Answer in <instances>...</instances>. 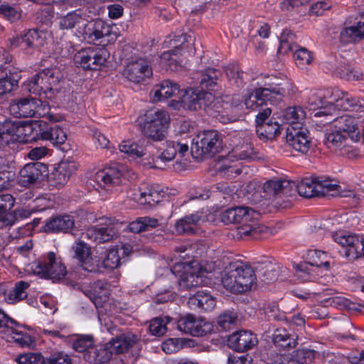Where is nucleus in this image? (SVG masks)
<instances>
[{"label": "nucleus", "instance_id": "29", "mask_svg": "<svg viewBox=\"0 0 364 364\" xmlns=\"http://www.w3.org/2000/svg\"><path fill=\"white\" fill-rule=\"evenodd\" d=\"M253 213L254 211L248 207H232L220 213V220L226 225L242 222L247 223L252 219Z\"/></svg>", "mask_w": 364, "mask_h": 364}, {"label": "nucleus", "instance_id": "32", "mask_svg": "<svg viewBox=\"0 0 364 364\" xmlns=\"http://www.w3.org/2000/svg\"><path fill=\"white\" fill-rule=\"evenodd\" d=\"M135 200L141 205L151 206L158 204L164 196V191L152 186L139 187L137 193H134Z\"/></svg>", "mask_w": 364, "mask_h": 364}, {"label": "nucleus", "instance_id": "15", "mask_svg": "<svg viewBox=\"0 0 364 364\" xmlns=\"http://www.w3.org/2000/svg\"><path fill=\"white\" fill-rule=\"evenodd\" d=\"M177 328L193 336H203L212 331V325L203 320H196L193 315L188 314L178 319Z\"/></svg>", "mask_w": 364, "mask_h": 364}, {"label": "nucleus", "instance_id": "50", "mask_svg": "<svg viewBox=\"0 0 364 364\" xmlns=\"http://www.w3.org/2000/svg\"><path fill=\"white\" fill-rule=\"evenodd\" d=\"M171 41L178 44L181 55L191 56L196 53L193 40L191 36L182 34L181 36H176V38L172 39Z\"/></svg>", "mask_w": 364, "mask_h": 364}, {"label": "nucleus", "instance_id": "23", "mask_svg": "<svg viewBox=\"0 0 364 364\" xmlns=\"http://www.w3.org/2000/svg\"><path fill=\"white\" fill-rule=\"evenodd\" d=\"M257 343V337L250 331H240L231 334L228 340V346L237 352H245Z\"/></svg>", "mask_w": 364, "mask_h": 364}, {"label": "nucleus", "instance_id": "30", "mask_svg": "<svg viewBox=\"0 0 364 364\" xmlns=\"http://www.w3.org/2000/svg\"><path fill=\"white\" fill-rule=\"evenodd\" d=\"M140 341V335L129 331L113 338L108 343V347H110L116 354L123 353L136 345Z\"/></svg>", "mask_w": 364, "mask_h": 364}, {"label": "nucleus", "instance_id": "58", "mask_svg": "<svg viewBox=\"0 0 364 364\" xmlns=\"http://www.w3.org/2000/svg\"><path fill=\"white\" fill-rule=\"evenodd\" d=\"M231 156L237 160L248 161L256 158V153L250 144H242L240 147H236L232 151Z\"/></svg>", "mask_w": 364, "mask_h": 364}, {"label": "nucleus", "instance_id": "13", "mask_svg": "<svg viewBox=\"0 0 364 364\" xmlns=\"http://www.w3.org/2000/svg\"><path fill=\"white\" fill-rule=\"evenodd\" d=\"M286 141L294 150L306 154L312 146L309 130L302 126L288 127L287 129Z\"/></svg>", "mask_w": 364, "mask_h": 364}, {"label": "nucleus", "instance_id": "40", "mask_svg": "<svg viewBox=\"0 0 364 364\" xmlns=\"http://www.w3.org/2000/svg\"><path fill=\"white\" fill-rule=\"evenodd\" d=\"M113 353V350L108 347L107 343L105 346L99 348L95 346L92 351L86 355L85 360L90 363L102 364L110 360Z\"/></svg>", "mask_w": 364, "mask_h": 364}, {"label": "nucleus", "instance_id": "42", "mask_svg": "<svg viewBox=\"0 0 364 364\" xmlns=\"http://www.w3.org/2000/svg\"><path fill=\"white\" fill-rule=\"evenodd\" d=\"M205 283V281L200 274L192 272H183L178 279V286L184 290L203 286Z\"/></svg>", "mask_w": 364, "mask_h": 364}, {"label": "nucleus", "instance_id": "38", "mask_svg": "<svg viewBox=\"0 0 364 364\" xmlns=\"http://www.w3.org/2000/svg\"><path fill=\"white\" fill-rule=\"evenodd\" d=\"M291 182L294 193L297 191L301 196L309 198L318 197L317 187H316L317 186L316 176L305 178L299 183Z\"/></svg>", "mask_w": 364, "mask_h": 364}, {"label": "nucleus", "instance_id": "46", "mask_svg": "<svg viewBox=\"0 0 364 364\" xmlns=\"http://www.w3.org/2000/svg\"><path fill=\"white\" fill-rule=\"evenodd\" d=\"M151 148H152L151 144L144 147L142 145L131 140L123 141L119 146L120 151L130 156L139 158L146 155Z\"/></svg>", "mask_w": 364, "mask_h": 364}, {"label": "nucleus", "instance_id": "43", "mask_svg": "<svg viewBox=\"0 0 364 364\" xmlns=\"http://www.w3.org/2000/svg\"><path fill=\"white\" fill-rule=\"evenodd\" d=\"M257 277L265 283L274 282L278 277V268L275 264L266 261L256 267Z\"/></svg>", "mask_w": 364, "mask_h": 364}, {"label": "nucleus", "instance_id": "44", "mask_svg": "<svg viewBox=\"0 0 364 364\" xmlns=\"http://www.w3.org/2000/svg\"><path fill=\"white\" fill-rule=\"evenodd\" d=\"M106 284L98 280L92 284L90 289L84 291L85 294L98 306L107 297V290L105 287Z\"/></svg>", "mask_w": 364, "mask_h": 364}, {"label": "nucleus", "instance_id": "56", "mask_svg": "<svg viewBox=\"0 0 364 364\" xmlns=\"http://www.w3.org/2000/svg\"><path fill=\"white\" fill-rule=\"evenodd\" d=\"M318 197L324 196L331 191H339L341 186L333 180L316 177Z\"/></svg>", "mask_w": 364, "mask_h": 364}, {"label": "nucleus", "instance_id": "8", "mask_svg": "<svg viewBox=\"0 0 364 364\" xmlns=\"http://www.w3.org/2000/svg\"><path fill=\"white\" fill-rule=\"evenodd\" d=\"M109 54L103 48L88 47L75 55V63L84 70H97L105 65Z\"/></svg>", "mask_w": 364, "mask_h": 364}, {"label": "nucleus", "instance_id": "25", "mask_svg": "<svg viewBox=\"0 0 364 364\" xmlns=\"http://www.w3.org/2000/svg\"><path fill=\"white\" fill-rule=\"evenodd\" d=\"M188 149L189 147L186 144H181L174 141H166L162 151L153 158V165L151 167L157 168L159 160L163 162H168L173 161L177 154L183 157L188 152Z\"/></svg>", "mask_w": 364, "mask_h": 364}, {"label": "nucleus", "instance_id": "7", "mask_svg": "<svg viewBox=\"0 0 364 364\" xmlns=\"http://www.w3.org/2000/svg\"><path fill=\"white\" fill-rule=\"evenodd\" d=\"M31 269L34 274L41 278L50 279L53 282L62 279L67 273L65 267L56 261L55 254L53 252H48L46 258L33 262Z\"/></svg>", "mask_w": 364, "mask_h": 364}, {"label": "nucleus", "instance_id": "49", "mask_svg": "<svg viewBox=\"0 0 364 364\" xmlns=\"http://www.w3.org/2000/svg\"><path fill=\"white\" fill-rule=\"evenodd\" d=\"M157 219L150 217H141L132 222L129 225V229L134 233H139L143 231H147L150 228H154L159 226Z\"/></svg>", "mask_w": 364, "mask_h": 364}, {"label": "nucleus", "instance_id": "60", "mask_svg": "<svg viewBox=\"0 0 364 364\" xmlns=\"http://www.w3.org/2000/svg\"><path fill=\"white\" fill-rule=\"evenodd\" d=\"M294 56L296 65L301 68H305L313 60L311 53L305 48H297Z\"/></svg>", "mask_w": 364, "mask_h": 364}, {"label": "nucleus", "instance_id": "4", "mask_svg": "<svg viewBox=\"0 0 364 364\" xmlns=\"http://www.w3.org/2000/svg\"><path fill=\"white\" fill-rule=\"evenodd\" d=\"M223 149V135L217 130H205L193 139L191 152L193 158L203 160L213 157Z\"/></svg>", "mask_w": 364, "mask_h": 364}, {"label": "nucleus", "instance_id": "19", "mask_svg": "<svg viewBox=\"0 0 364 364\" xmlns=\"http://www.w3.org/2000/svg\"><path fill=\"white\" fill-rule=\"evenodd\" d=\"M14 204V199L10 194L0 195V228L12 225L18 217H24L26 211L16 210L9 212Z\"/></svg>", "mask_w": 364, "mask_h": 364}, {"label": "nucleus", "instance_id": "1", "mask_svg": "<svg viewBox=\"0 0 364 364\" xmlns=\"http://www.w3.org/2000/svg\"><path fill=\"white\" fill-rule=\"evenodd\" d=\"M333 129L326 134L325 144L328 149L349 159L355 158L358 153L350 146L351 142H358L360 139V129L358 119L349 116L343 115L333 118L332 112L331 121Z\"/></svg>", "mask_w": 364, "mask_h": 364}, {"label": "nucleus", "instance_id": "18", "mask_svg": "<svg viewBox=\"0 0 364 364\" xmlns=\"http://www.w3.org/2000/svg\"><path fill=\"white\" fill-rule=\"evenodd\" d=\"M336 96L335 102H328V108L332 112L336 109L364 112V100L340 90L336 92Z\"/></svg>", "mask_w": 364, "mask_h": 364}, {"label": "nucleus", "instance_id": "52", "mask_svg": "<svg viewBox=\"0 0 364 364\" xmlns=\"http://www.w3.org/2000/svg\"><path fill=\"white\" fill-rule=\"evenodd\" d=\"M0 16L11 23L18 21L21 18V11L16 4H2L0 5Z\"/></svg>", "mask_w": 364, "mask_h": 364}, {"label": "nucleus", "instance_id": "34", "mask_svg": "<svg viewBox=\"0 0 364 364\" xmlns=\"http://www.w3.org/2000/svg\"><path fill=\"white\" fill-rule=\"evenodd\" d=\"M203 221V217L198 213L188 215L176 222L175 230L179 235H193L196 232V228Z\"/></svg>", "mask_w": 364, "mask_h": 364}, {"label": "nucleus", "instance_id": "39", "mask_svg": "<svg viewBox=\"0 0 364 364\" xmlns=\"http://www.w3.org/2000/svg\"><path fill=\"white\" fill-rule=\"evenodd\" d=\"M281 125L275 119H269L266 124L259 126L256 129V133L259 139L267 141L273 140L280 134Z\"/></svg>", "mask_w": 364, "mask_h": 364}, {"label": "nucleus", "instance_id": "41", "mask_svg": "<svg viewBox=\"0 0 364 364\" xmlns=\"http://www.w3.org/2000/svg\"><path fill=\"white\" fill-rule=\"evenodd\" d=\"M272 341L276 347L281 349H288L296 347L297 342L294 336L291 335L284 328H277L275 330Z\"/></svg>", "mask_w": 364, "mask_h": 364}, {"label": "nucleus", "instance_id": "20", "mask_svg": "<svg viewBox=\"0 0 364 364\" xmlns=\"http://www.w3.org/2000/svg\"><path fill=\"white\" fill-rule=\"evenodd\" d=\"M82 23V31H79L82 34L85 39L90 42H95L103 37L109 36L111 33L110 26L100 18H97L90 21H85Z\"/></svg>", "mask_w": 364, "mask_h": 364}, {"label": "nucleus", "instance_id": "51", "mask_svg": "<svg viewBox=\"0 0 364 364\" xmlns=\"http://www.w3.org/2000/svg\"><path fill=\"white\" fill-rule=\"evenodd\" d=\"M84 22H85V20L80 13L73 11L60 17L59 26L60 29L69 30L74 28L80 24L82 25Z\"/></svg>", "mask_w": 364, "mask_h": 364}, {"label": "nucleus", "instance_id": "27", "mask_svg": "<svg viewBox=\"0 0 364 364\" xmlns=\"http://www.w3.org/2000/svg\"><path fill=\"white\" fill-rule=\"evenodd\" d=\"M122 172L117 166L105 167L95 175V181L103 188L122 183Z\"/></svg>", "mask_w": 364, "mask_h": 364}, {"label": "nucleus", "instance_id": "55", "mask_svg": "<svg viewBox=\"0 0 364 364\" xmlns=\"http://www.w3.org/2000/svg\"><path fill=\"white\" fill-rule=\"evenodd\" d=\"M337 75L346 80H360L363 79V74L350 65H341L336 70Z\"/></svg>", "mask_w": 364, "mask_h": 364}, {"label": "nucleus", "instance_id": "62", "mask_svg": "<svg viewBox=\"0 0 364 364\" xmlns=\"http://www.w3.org/2000/svg\"><path fill=\"white\" fill-rule=\"evenodd\" d=\"M360 40L358 30L355 26L343 28L339 36V41L342 44H348Z\"/></svg>", "mask_w": 364, "mask_h": 364}, {"label": "nucleus", "instance_id": "22", "mask_svg": "<svg viewBox=\"0 0 364 364\" xmlns=\"http://www.w3.org/2000/svg\"><path fill=\"white\" fill-rule=\"evenodd\" d=\"M263 190L266 193L265 196L272 201L282 196L286 198L294 196L292 183L287 180H269L264 183Z\"/></svg>", "mask_w": 364, "mask_h": 364}, {"label": "nucleus", "instance_id": "3", "mask_svg": "<svg viewBox=\"0 0 364 364\" xmlns=\"http://www.w3.org/2000/svg\"><path fill=\"white\" fill-rule=\"evenodd\" d=\"M257 275L254 269L247 264H231L225 272L221 282L228 291L241 294L256 287Z\"/></svg>", "mask_w": 364, "mask_h": 364}, {"label": "nucleus", "instance_id": "63", "mask_svg": "<svg viewBox=\"0 0 364 364\" xmlns=\"http://www.w3.org/2000/svg\"><path fill=\"white\" fill-rule=\"evenodd\" d=\"M120 257L117 249H110L107 251L103 260V267L106 269H114L119 267Z\"/></svg>", "mask_w": 364, "mask_h": 364}, {"label": "nucleus", "instance_id": "37", "mask_svg": "<svg viewBox=\"0 0 364 364\" xmlns=\"http://www.w3.org/2000/svg\"><path fill=\"white\" fill-rule=\"evenodd\" d=\"M74 252V257L77 259L82 268L88 272L95 270V267L90 263L91 250L90 247L84 242H76L72 247Z\"/></svg>", "mask_w": 364, "mask_h": 364}, {"label": "nucleus", "instance_id": "14", "mask_svg": "<svg viewBox=\"0 0 364 364\" xmlns=\"http://www.w3.org/2000/svg\"><path fill=\"white\" fill-rule=\"evenodd\" d=\"M269 100L261 97L257 98L255 96L250 97L249 95L245 97L244 103L246 108L257 112L255 116L256 129L266 124L269 119H275L274 117H271L272 109L267 104V101Z\"/></svg>", "mask_w": 364, "mask_h": 364}, {"label": "nucleus", "instance_id": "10", "mask_svg": "<svg viewBox=\"0 0 364 364\" xmlns=\"http://www.w3.org/2000/svg\"><path fill=\"white\" fill-rule=\"evenodd\" d=\"M48 174V166L45 164L29 163L18 172L17 183L22 187L29 188L42 181Z\"/></svg>", "mask_w": 364, "mask_h": 364}, {"label": "nucleus", "instance_id": "21", "mask_svg": "<svg viewBox=\"0 0 364 364\" xmlns=\"http://www.w3.org/2000/svg\"><path fill=\"white\" fill-rule=\"evenodd\" d=\"M76 166L73 162L60 161L50 174L48 175L50 186L60 188L68 181L70 176L75 171Z\"/></svg>", "mask_w": 364, "mask_h": 364}, {"label": "nucleus", "instance_id": "2", "mask_svg": "<svg viewBox=\"0 0 364 364\" xmlns=\"http://www.w3.org/2000/svg\"><path fill=\"white\" fill-rule=\"evenodd\" d=\"M63 78L60 68H45L25 84V90L45 99L52 100L60 92Z\"/></svg>", "mask_w": 364, "mask_h": 364}, {"label": "nucleus", "instance_id": "11", "mask_svg": "<svg viewBox=\"0 0 364 364\" xmlns=\"http://www.w3.org/2000/svg\"><path fill=\"white\" fill-rule=\"evenodd\" d=\"M32 131L36 134L33 139L49 140L56 146L63 144L67 140L66 133L60 126L55 124L40 121L33 126Z\"/></svg>", "mask_w": 364, "mask_h": 364}, {"label": "nucleus", "instance_id": "53", "mask_svg": "<svg viewBox=\"0 0 364 364\" xmlns=\"http://www.w3.org/2000/svg\"><path fill=\"white\" fill-rule=\"evenodd\" d=\"M225 75L230 83L237 87H242L245 85V73L237 65H230L225 69Z\"/></svg>", "mask_w": 364, "mask_h": 364}, {"label": "nucleus", "instance_id": "24", "mask_svg": "<svg viewBox=\"0 0 364 364\" xmlns=\"http://www.w3.org/2000/svg\"><path fill=\"white\" fill-rule=\"evenodd\" d=\"M43 33L36 29H30L11 40V44L15 48L21 47L24 50L36 49L44 44Z\"/></svg>", "mask_w": 364, "mask_h": 364}, {"label": "nucleus", "instance_id": "5", "mask_svg": "<svg viewBox=\"0 0 364 364\" xmlns=\"http://www.w3.org/2000/svg\"><path fill=\"white\" fill-rule=\"evenodd\" d=\"M169 115L164 110L151 109L144 114L141 126L143 134L154 141L164 140L167 134Z\"/></svg>", "mask_w": 364, "mask_h": 364}, {"label": "nucleus", "instance_id": "28", "mask_svg": "<svg viewBox=\"0 0 364 364\" xmlns=\"http://www.w3.org/2000/svg\"><path fill=\"white\" fill-rule=\"evenodd\" d=\"M43 229L46 232H71L73 235H76L73 232L76 230L74 219L68 215H58L50 218L46 221Z\"/></svg>", "mask_w": 364, "mask_h": 364}, {"label": "nucleus", "instance_id": "16", "mask_svg": "<svg viewBox=\"0 0 364 364\" xmlns=\"http://www.w3.org/2000/svg\"><path fill=\"white\" fill-rule=\"evenodd\" d=\"M212 98L213 96L210 92L189 88L185 90L181 103L185 109L196 111L205 109Z\"/></svg>", "mask_w": 364, "mask_h": 364}, {"label": "nucleus", "instance_id": "12", "mask_svg": "<svg viewBox=\"0 0 364 364\" xmlns=\"http://www.w3.org/2000/svg\"><path fill=\"white\" fill-rule=\"evenodd\" d=\"M334 240L344 247V255L349 260L364 257V239H360L355 235H346L337 232L333 236Z\"/></svg>", "mask_w": 364, "mask_h": 364}, {"label": "nucleus", "instance_id": "26", "mask_svg": "<svg viewBox=\"0 0 364 364\" xmlns=\"http://www.w3.org/2000/svg\"><path fill=\"white\" fill-rule=\"evenodd\" d=\"M82 235L85 238L90 239L95 242L105 243L117 239L119 232L113 224H109L105 226L90 228Z\"/></svg>", "mask_w": 364, "mask_h": 364}, {"label": "nucleus", "instance_id": "9", "mask_svg": "<svg viewBox=\"0 0 364 364\" xmlns=\"http://www.w3.org/2000/svg\"><path fill=\"white\" fill-rule=\"evenodd\" d=\"M43 98L22 97L14 100L10 105V111L16 117H41L45 115L46 105Z\"/></svg>", "mask_w": 364, "mask_h": 364}, {"label": "nucleus", "instance_id": "54", "mask_svg": "<svg viewBox=\"0 0 364 364\" xmlns=\"http://www.w3.org/2000/svg\"><path fill=\"white\" fill-rule=\"evenodd\" d=\"M18 327H20L19 323L18 326H13V328H9L7 329V331H10L13 335L12 338L14 339V342L22 348H31V346H34V339L28 333L18 331L17 328Z\"/></svg>", "mask_w": 364, "mask_h": 364}, {"label": "nucleus", "instance_id": "31", "mask_svg": "<svg viewBox=\"0 0 364 364\" xmlns=\"http://www.w3.org/2000/svg\"><path fill=\"white\" fill-rule=\"evenodd\" d=\"M306 101L311 109L320 108L321 110L315 114L316 117H325L324 123L328 124L331 121L332 112L326 104L324 95L321 92L311 91L308 93Z\"/></svg>", "mask_w": 364, "mask_h": 364}, {"label": "nucleus", "instance_id": "47", "mask_svg": "<svg viewBox=\"0 0 364 364\" xmlns=\"http://www.w3.org/2000/svg\"><path fill=\"white\" fill-rule=\"evenodd\" d=\"M282 122L289 124L288 127L296 126H301V121L304 119L305 113L301 107H288L282 112Z\"/></svg>", "mask_w": 364, "mask_h": 364}, {"label": "nucleus", "instance_id": "61", "mask_svg": "<svg viewBox=\"0 0 364 364\" xmlns=\"http://www.w3.org/2000/svg\"><path fill=\"white\" fill-rule=\"evenodd\" d=\"M289 355L298 364H308L314 359L315 352L312 350L303 348L299 349Z\"/></svg>", "mask_w": 364, "mask_h": 364}, {"label": "nucleus", "instance_id": "64", "mask_svg": "<svg viewBox=\"0 0 364 364\" xmlns=\"http://www.w3.org/2000/svg\"><path fill=\"white\" fill-rule=\"evenodd\" d=\"M237 319V315L233 312H225L220 314L217 319L218 327L222 331H228L230 328Z\"/></svg>", "mask_w": 364, "mask_h": 364}, {"label": "nucleus", "instance_id": "6", "mask_svg": "<svg viewBox=\"0 0 364 364\" xmlns=\"http://www.w3.org/2000/svg\"><path fill=\"white\" fill-rule=\"evenodd\" d=\"M264 87H258L252 92L248 93L250 97H261L270 100L272 97L279 96V98L290 97L294 92L292 83L287 80L277 77L276 75H267L263 83Z\"/></svg>", "mask_w": 364, "mask_h": 364}, {"label": "nucleus", "instance_id": "45", "mask_svg": "<svg viewBox=\"0 0 364 364\" xmlns=\"http://www.w3.org/2000/svg\"><path fill=\"white\" fill-rule=\"evenodd\" d=\"M73 348L80 353H83V357L95 348L93 337L89 335H77L72 339Z\"/></svg>", "mask_w": 364, "mask_h": 364}, {"label": "nucleus", "instance_id": "33", "mask_svg": "<svg viewBox=\"0 0 364 364\" xmlns=\"http://www.w3.org/2000/svg\"><path fill=\"white\" fill-rule=\"evenodd\" d=\"M222 75V72L220 70L213 68L201 71L198 78L200 91L216 90Z\"/></svg>", "mask_w": 364, "mask_h": 364}, {"label": "nucleus", "instance_id": "57", "mask_svg": "<svg viewBox=\"0 0 364 364\" xmlns=\"http://www.w3.org/2000/svg\"><path fill=\"white\" fill-rule=\"evenodd\" d=\"M316 266L318 267H324L326 269H328L330 266L329 262H324L321 263H301L296 265V277L303 281L311 280V269L310 267Z\"/></svg>", "mask_w": 364, "mask_h": 364}, {"label": "nucleus", "instance_id": "36", "mask_svg": "<svg viewBox=\"0 0 364 364\" xmlns=\"http://www.w3.org/2000/svg\"><path fill=\"white\" fill-rule=\"evenodd\" d=\"M180 86L176 82L170 80H163L161 83L154 86L152 90L154 100H166L176 96L181 92Z\"/></svg>", "mask_w": 364, "mask_h": 364}, {"label": "nucleus", "instance_id": "59", "mask_svg": "<svg viewBox=\"0 0 364 364\" xmlns=\"http://www.w3.org/2000/svg\"><path fill=\"white\" fill-rule=\"evenodd\" d=\"M29 287V284L24 281L18 282L16 284L15 287L10 291L7 301L9 303H14L21 301L27 296L26 289Z\"/></svg>", "mask_w": 364, "mask_h": 364}, {"label": "nucleus", "instance_id": "17", "mask_svg": "<svg viewBox=\"0 0 364 364\" xmlns=\"http://www.w3.org/2000/svg\"><path fill=\"white\" fill-rule=\"evenodd\" d=\"M152 68L149 63L142 58L131 62L124 68L122 75L128 80L140 83L152 75Z\"/></svg>", "mask_w": 364, "mask_h": 364}, {"label": "nucleus", "instance_id": "35", "mask_svg": "<svg viewBox=\"0 0 364 364\" xmlns=\"http://www.w3.org/2000/svg\"><path fill=\"white\" fill-rule=\"evenodd\" d=\"M188 304L191 309L210 311L215 308L216 301L210 294L200 290L189 298Z\"/></svg>", "mask_w": 364, "mask_h": 364}, {"label": "nucleus", "instance_id": "48", "mask_svg": "<svg viewBox=\"0 0 364 364\" xmlns=\"http://www.w3.org/2000/svg\"><path fill=\"white\" fill-rule=\"evenodd\" d=\"M173 49L164 52L160 56L161 64L167 69L173 70L179 63V48L176 43L171 42Z\"/></svg>", "mask_w": 364, "mask_h": 364}]
</instances>
